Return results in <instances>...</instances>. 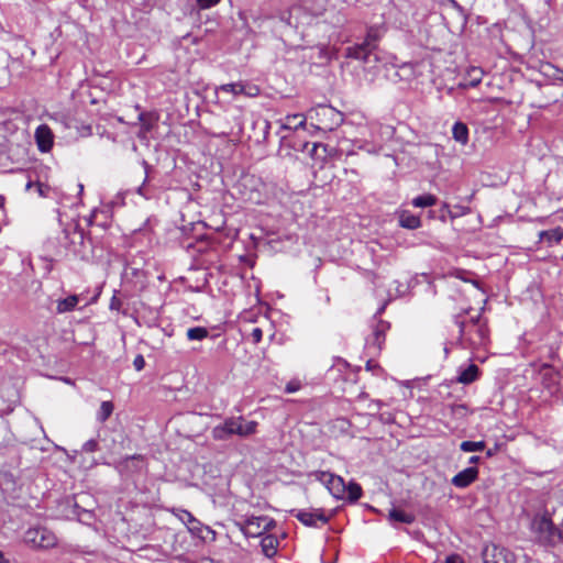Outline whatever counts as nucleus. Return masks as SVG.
<instances>
[{"label": "nucleus", "mask_w": 563, "mask_h": 563, "mask_svg": "<svg viewBox=\"0 0 563 563\" xmlns=\"http://www.w3.org/2000/svg\"><path fill=\"white\" fill-rule=\"evenodd\" d=\"M309 477L322 483L334 498L344 499L346 484L341 476L325 471H313Z\"/></svg>", "instance_id": "nucleus-7"}, {"label": "nucleus", "mask_w": 563, "mask_h": 563, "mask_svg": "<svg viewBox=\"0 0 563 563\" xmlns=\"http://www.w3.org/2000/svg\"><path fill=\"white\" fill-rule=\"evenodd\" d=\"M261 90L256 85H251L246 81H238L223 84L216 88V93H230L233 98H236L240 95H244L246 97H257Z\"/></svg>", "instance_id": "nucleus-9"}, {"label": "nucleus", "mask_w": 563, "mask_h": 563, "mask_svg": "<svg viewBox=\"0 0 563 563\" xmlns=\"http://www.w3.org/2000/svg\"><path fill=\"white\" fill-rule=\"evenodd\" d=\"M221 0H196L197 5L201 10L209 9L211 7L217 5Z\"/></svg>", "instance_id": "nucleus-34"}, {"label": "nucleus", "mask_w": 563, "mask_h": 563, "mask_svg": "<svg viewBox=\"0 0 563 563\" xmlns=\"http://www.w3.org/2000/svg\"><path fill=\"white\" fill-rule=\"evenodd\" d=\"M235 526L246 538H257L274 529L276 521L267 516H252L246 518L244 522L236 521Z\"/></svg>", "instance_id": "nucleus-5"}, {"label": "nucleus", "mask_w": 563, "mask_h": 563, "mask_svg": "<svg viewBox=\"0 0 563 563\" xmlns=\"http://www.w3.org/2000/svg\"><path fill=\"white\" fill-rule=\"evenodd\" d=\"M539 239L541 242L547 241L549 245L560 243L563 239V230L561 228H555L552 230L541 231L539 233Z\"/></svg>", "instance_id": "nucleus-23"}, {"label": "nucleus", "mask_w": 563, "mask_h": 563, "mask_svg": "<svg viewBox=\"0 0 563 563\" xmlns=\"http://www.w3.org/2000/svg\"><path fill=\"white\" fill-rule=\"evenodd\" d=\"M478 324H482L481 314L471 318V325L468 328L476 327Z\"/></svg>", "instance_id": "nucleus-41"}, {"label": "nucleus", "mask_w": 563, "mask_h": 563, "mask_svg": "<svg viewBox=\"0 0 563 563\" xmlns=\"http://www.w3.org/2000/svg\"><path fill=\"white\" fill-rule=\"evenodd\" d=\"M278 541L273 536H266L261 541L262 551L267 558H273L277 552Z\"/></svg>", "instance_id": "nucleus-24"}, {"label": "nucleus", "mask_w": 563, "mask_h": 563, "mask_svg": "<svg viewBox=\"0 0 563 563\" xmlns=\"http://www.w3.org/2000/svg\"><path fill=\"white\" fill-rule=\"evenodd\" d=\"M486 448L484 441H463L460 444V449L463 452H481Z\"/></svg>", "instance_id": "nucleus-30"}, {"label": "nucleus", "mask_w": 563, "mask_h": 563, "mask_svg": "<svg viewBox=\"0 0 563 563\" xmlns=\"http://www.w3.org/2000/svg\"><path fill=\"white\" fill-rule=\"evenodd\" d=\"M306 117L302 113L288 114L282 122V129L298 130L305 129Z\"/></svg>", "instance_id": "nucleus-19"}, {"label": "nucleus", "mask_w": 563, "mask_h": 563, "mask_svg": "<svg viewBox=\"0 0 563 563\" xmlns=\"http://www.w3.org/2000/svg\"><path fill=\"white\" fill-rule=\"evenodd\" d=\"M361 496L362 488L357 483L351 482L346 485V493L344 499H347L351 503H355L361 498Z\"/></svg>", "instance_id": "nucleus-27"}, {"label": "nucleus", "mask_w": 563, "mask_h": 563, "mask_svg": "<svg viewBox=\"0 0 563 563\" xmlns=\"http://www.w3.org/2000/svg\"><path fill=\"white\" fill-rule=\"evenodd\" d=\"M388 518L391 521L402 522V523H407V525H410L415 521L413 515L405 512L397 508L390 509Z\"/></svg>", "instance_id": "nucleus-25"}, {"label": "nucleus", "mask_w": 563, "mask_h": 563, "mask_svg": "<svg viewBox=\"0 0 563 563\" xmlns=\"http://www.w3.org/2000/svg\"><path fill=\"white\" fill-rule=\"evenodd\" d=\"M63 246L74 257L87 260L90 255V240L86 239L85 231L78 224L67 227L63 230Z\"/></svg>", "instance_id": "nucleus-3"}, {"label": "nucleus", "mask_w": 563, "mask_h": 563, "mask_svg": "<svg viewBox=\"0 0 563 563\" xmlns=\"http://www.w3.org/2000/svg\"><path fill=\"white\" fill-rule=\"evenodd\" d=\"M483 78V70L477 67H472L467 70L466 77L464 78L463 82L461 84V87L468 88V87H476L481 84Z\"/></svg>", "instance_id": "nucleus-20"}, {"label": "nucleus", "mask_w": 563, "mask_h": 563, "mask_svg": "<svg viewBox=\"0 0 563 563\" xmlns=\"http://www.w3.org/2000/svg\"><path fill=\"white\" fill-rule=\"evenodd\" d=\"M133 366L136 371H142L145 366V360L143 355L137 354L133 361Z\"/></svg>", "instance_id": "nucleus-37"}, {"label": "nucleus", "mask_w": 563, "mask_h": 563, "mask_svg": "<svg viewBox=\"0 0 563 563\" xmlns=\"http://www.w3.org/2000/svg\"><path fill=\"white\" fill-rule=\"evenodd\" d=\"M24 541L40 549H51L57 544L54 532L45 527L30 528L24 534Z\"/></svg>", "instance_id": "nucleus-8"}, {"label": "nucleus", "mask_w": 563, "mask_h": 563, "mask_svg": "<svg viewBox=\"0 0 563 563\" xmlns=\"http://www.w3.org/2000/svg\"><path fill=\"white\" fill-rule=\"evenodd\" d=\"M110 309L119 311L122 307V301L115 295L110 300Z\"/></svg>", "instance_id": "nucleus-38"}, {"label": "nucleus", "mask_w": 563, "mask_h": 563, "mask_svg": "<svg viewBox=\"0 0 563 563\" xmlns=\"http://www.w3.org/2000/svg\"><path fill=\"white\" fill-rule=\"evenodd\" d=\"M533 541L545 548H553L562 543L561 529L556 527L551 517L544 514H537L530 525Z\"/></svg>", "instance_id": "nucleus-2"}, {"label": "nucleus", "mask_w": 563, "mask_h": 563, "mask_svg": "<svg viewBox=\"0 0 563 563\" xmlns=\"http://www.w3.org/2000/svg\"><path fill=\"white\" fill-rule=\"evenodd\" d=\"M99 449V443L96 439H90L86 441L82 446L81 451L86 453H92L96 452Z\"/></svg>", "instance_id": "nucleus-32"}, {"label": "nucleus", "mask_w": 563, "mask_h": 563, "mask_svg": "<svg viewBox=\"0 0 563 563\" xmlns=\"http://www.w3.org/2000/svg\"><path fill=\"white\" fill-rule=\"evenodd\" d=\"M317 148H318V144L317 143H312V147H311V151H310L311 156L314 155Z\"/></svg>", "instance_id": "nucleus-44"}, {"label": "nucleus", "mask_w": 563, "mask_h": 563, "mask_svg": "<svg viewBox=\"0 0 563 563\" xmlns=\"http://www.w3.org/2000/svg\"><path fill=\"white\" fill-rule=\"evenodd\" d=\"M180 519L189 527L190 525H201L199 520H197L191 512L187 510H181Z\"/></svg>", "instance_id": "nucleus-33"}, {"label": "nucleus", "mask_w": 563, "mask_h": 563, "mask_svg": "<svg viewBox=\"0 0 563 563\" xmlns=\"http://www.w3.org/2000/svg\"><path fill=\"white\" fill-rule=\"evenodd\" d=\"M198 526L199 525L194 523V525H190L188 528H189V530L194 531V530L198 529Z\"/></svg>", "instance_id": "nucleus-45"}, {"label": "nucleus", "mask_w": 563, "mask_h": 563, "mask_svg": "<svg viewBox=\"0 0 563 563\" xmlns=\"http://www.w3.org/2000/svg\"><path fill=\"white\" fill-rule=\"evenodd\" d=\"M143 464L144 457L141 454H134L119 461L115 467L122 476H130L141 472Z\"/></svg>", "instance_id": "nucleus-10"}, {"label": "nucleus", "mask_w": 563, "mask_h": 563, "mask_svg": "<svg viewBox=\"0 0 563 563\" xmlns=\"http://www.w3.org/2000/svg\"><path fill=\"white\" fill-rule=\"evenodd\" d=\"M388 31L385 21L366 26V35L363 42L345 48V57L369 63V57L377 49L379 42Z\"/></svg>", "instance_id": "nucleus-1"}, {"label": "nucleus", "mask_w": 563, "mask_h": 563, "mask_svg": "<svg viewBox=\"0 0 563 563\" xmlns=\"http://www.w3.org/2000/svg\"><path fill=\"white\" fill-rule=\"evenodd\" d=\"M450 2L452 3L453 7H457V2L455 0H450Z\"/></svg>", "instance_id": "nucleus-48"}, {"label": "nucleus", "mask_w": 563, "mask_h": 563, "mask_svg": "<svg viewBox=\"0 0 563 563\" xmlns=\"http://www.w3.org/2000/svg\"><path fill=\"white\" fill-rule=\"evenodd\" d=\"M452 136L456 142L461 143L462 145L467 144V142H468L467 125L461 121L455 122L452 128Z\"/></svg>", "instance_id": "nucleus-22"}, {"label": "nucleus", "mask_w": 563, "mask_h": 563, "mask_svg": "<svg viewBox=\"0 0 563 563\" xmlns=\"http://www.w3.org/2000/svg\"><path fill=\"white\" fill-rule=\"evenodd\" d=\"M375 405L377 406V408H380V406H382V401H380V400H377V401H375Z\"/></svg>", "instance_id": "nucleus-49"}, {"label": "nucleus", "mask_w": 563, "mask_h": 563, "mask_svg": "<svg viewBox=\"0 0 563 563\" xmlns=\"http://www.w3.org/2000/svg\"><path fill=\"white\" fill-rule=\"evenodd\" d=\"M32 185L33 184L31 181H29L27 185H26V189H30L32 187Z\"/></svg>", "instance_id": "nucleus-50"}, {"label": "nucleus", "mask_w": 563, "mask_h": 563, "mask_svg": "<svg viewBox=\"0 0 563 563\" xmlns=\"http://www.w3.org/2000/svg\"><path fill=\"white\" fill-rule=\"evenodd\" d=\"M486 455H487L488 457H489V456H493V455H494V451H493V450H488V451L486 452Z\"/></svg>", "instance_id": "nucleus-46"}, {"label": "nucleus", "mask_w": 563, "mask_h": 563, "mask_svg": "<svg viewBox=\"0 0 563 563\" xmlns=\"http://www.w3.org/2000/svg\"><path fill=\"white\" fill-rule=\"evenodd\" d=\"M79 302V297L77 295H70L67 298L58 299L56 301V312L65 313L73 311Z\"/></svg>", "instance_id": "nucleus-21"}, {"label": "nucleus", "mask_w": 563, "mask_h": 563, "mask_svg": "<svg viewBox=\"0 0 563 563\" xmlns=\"http://www.w3.org/2000/svg\"><path fill=\"white\" fill-rule=\"evenodd\" d=\"M113 412V404L111 401H102L100 409L97 413V419L100 422H104Z\"/></svg>", "instance_id": "nucleus-31"}, {"label": "nucleus", "mask_w": 563, "mask_h": 563, "mask_svg": "<svg viewBox=\"0 0 563 563\" xmlns=\"http://www.w3.org/2000/svg\"><path fill=\"white\" fill-rule=\"evenodd\" d=\"M454 322L459 327V340L466 341L472 346L482 345L488 336V329L485 323L468 329L461 314L454 317Z\"/></svg>", "instance_id": "nucleus-6"}, {"label": "nucleus", "mask_w": 563, "mask_h": 563, "mask_svg": "<svg viewBox=\"0 0 563 563\" xmlns=\"http://www.w3.org/2000/svg\"><path fill=\"white\" fill-rule=\"evenodd\" d=\"M309 145H310L309 142H299V143L295 142L294 145H292V148L295 151L305 152L308 148Z\"/></svg>", "instance_id": "nucleus-40"}, {"label": "nucleus", "mask_w": 563, "mask_h": 563, "mask_svg": "<svg viewBox=\"0 0 563 563\" xmlns=\"http://www.w3.org/2000/svg\"><path fill=\"white\" fill-rule=\"evenodd\" d=\"M37 188H38L40 195H43V189H42V185L41 184H37Z\"/></svg>", "instance_id": "nucleus-47"}, {"label": "nucleus", "mask_w": 563, "mask_h": 563, "mask_svg": "<svg viewBox=\"0 0 563 563\" xmlns=\"http://www.w3.org/2000/svg\"><path fill=\"white\" fill-rule=\"evenodd\" d=\"M0 563H10L2 551H0Z\"/></svg>", "instance_id": "nucleus-43"}, {"label": "nucleus", "mask_w": 563, "mask_h": 563, "mask_svg": "<svg viewBox=\"0 0 563 563\" xmlns=\"http://www.w3.org/2000/svg\"><path fill=\"white\" fill-rule=\"evenodd\" d=\"M143 166L145 168V178L143 184L137 188L136 192L144 197L145 199H151L154 196V190L147 185L148 181V170L151 166L146 161H143Z\"/></svg>", "instance_id": "nucleus-26"}, {"label": "nucleus", "mask_w": 563, "mask_h": 563, "mask_svg": "<svg viewBox=\"0 0 563 563\" xmlns=\"http://www.w3.org/2000/svg\"><path fill=\"white\" fill-rule=\"evenodd\" d=\"M481 461V457L477 455H473L470 457L468 463L470 464H477Z\"/></svg>", "instance_id": "nucleus-42"}, {"label": "nucleus", "mask_w": 563, "mask_h": 563, "mask_svg": "<svg viewBox=\"0 0 563 563\" xmlns=\"http://www.w3.org/2000/svg\"><path fill=\"white\" fill-rule=\"evenodd\" d=\"M389 323L383 320H377L372 336L367 339V345L375 346L377 350H380L383 343L385 342L386 332L389 329Z\"/></svg>", "instance_id": "nucleus-15"}, {"label": "nucleus", "mask_w": 563, "mask_h": 563, "mask_svg": "<svg viewBox=\"0 0 563 563\" xmlns=\"http://www.w3.org/2000/svg\"><path fill=\"white\" fill-rule=\"evenodd\" d=\"M35 141L42 153L51 151L54 144V135L51 128L46 124L38 125L35 130Z\"/></svg>", "instance_id": "nucleus-12"}, {"label": "nucleus", "mask_w": 563, "mask_h": 563, "mask_svg": "<svg viewBox=\"0 0 563 563\" xmlns=\"http://www.w3.org/2000/svg\"><path fill=\"white\" fill-rule=\"evenodd\" d=\"M295 517L307 527H318V521L322 525H325L329 521V517L320 508L312 510H298L295 514Z\"/></svg>", "instance_id": "nucleus-11"}, {"label": "nucleus", "mask_w": 563, "mask_h": 563, "mask_svg": "<svg viewBox=\"0 0 563 563\" xmlns=\"http://www.w3.org/2000/svg\"><path fill=\"white\" fill-rule=\"evenodd\" d=\"M257 422L246 421L243 417L227 419L223 424L217 426L212 430L216 440L224 441L231 435L236 434L245 438L256 432Z\"/></svg>", "instance_id": "nucleus-4"}, {"label": "nucleus", "mask_w": 563, "mask_h": 563, "mask_svg": "<svg viewBox=\"0 0 563 563\" xmlns=\"http://www.w3.org/2000/svg\"><path fill=\"white\" fill-rule=\"evenodd\" d=\"M300 387H301V385L298 380H291L286 385L285 391L288 394H291V393L299 390Z\"/></svg>", "instance_id": "nucleus-36"}, {"label": "nucleus", "mask_w": 563, "mask_h": 563, "mask_svg": "<svg viewBox=\"0 0 563 563\" xmlns=\"http://www.w3.org/2000/svg\"><path fill=\"white\" fill-rule=\"evenodd\" d=\"M186 335L190 341H201L209 335V331L203 327H194L187 330Z\"/></svg>", "instance_id": "nucleus-29"}, {"label": "nucleus", "mask_w": 563, "mask_h": 563, "mask_svg": "<svg viewBox=\"0 0 563 563\" xmlns=\"http://www.w3.org/2000/svg\"><path fill=\"white\" fill-rule=\"evenodd\" d=\"M445 563H464V561L459 554H451L446 556Z\"/></svg>", "instance_id": "nucleus-39"}, {"label": "nucleus", "mask_w": 563, "mask_h": 563, "mask_svg": "<svg viewBox=\"0 0 563 563\" xmlns=\"http://www.w3.org/2000/svg\"><path fill=\"white\" fill-rule=\"evenodd\" d=\"M250 338L254 344H257L262 341L263 331L261 328H254L250 334Z\"/></svg>", "instance_id": "nucleus-35"}, {"label": "nucleus", "mask_w": 563, "mask_h": 563, "mask_svg": "<svg viewBox=\"0 0 563 563\" xmlns=\"http://www.w3.org/2000/svg\"><path fill=\"white\" fill-rule=\"evenodd\" d=\"M482 558L483 563H505L503 550L495 544L485 545Z\"/></svg>", "instance_id": "nucleus-17"}, {"label": "nucleus", "mask_w": 563, "mask_h": 563, "mask_svg": "<svg viewBox=\"0 0 563 563\" xmlns=\"http://www.w3.org/2000/svg\"><path fill=\"white\" fill-rule=\"evenodd\" d=\"M271 129V122L263 118H257L252 123L253 134L250 139H253L255 143L261 144L266 142Z\"/></svg>", "instance_id": "nucleus-14"}, {"label": "nucleus", "mask_w": 563, "mask_h": 563, "mask_svg": "<svg viewBox=\"0 0 563 563\" xmlns=\"http://www.w3.org/2000/svg\"><path fill=\"white\" fill-rule=\"evenodd\" d=\"M435 203L437 197L431 194L418 196L412 200V205L417 208L432 207Z\"/></svg>", "instance_id": "nucleus-28"}, {"label": "nucleus", "mask_w": 563, "mask_h": 563, "mask_svg": "<svg viewBox=\"0 0 563 563\" xmlns=\"http://www.w3.org/2000/svg\"><path fill=\"white\" fill-rule=\"evenodd\" d=\"M478 477V468L476 466L466 467L463 471L459 472L453 478L451 483L453 486L457 488H466L471 484H473Z\"/></svg>", "instance_id": "nucleus-13"}, {"label": "nucleus", "mask_w": 563, "mask_h": 563, "mask_svg": "<svg viewBox=\"0 0 563 563\" xmlns=\"http://www.w3.org/2000/svg\"><path fill=\"white\" fill-rule=\"evenodd\" d=\"M398 222L401 228L409 230H415L421 227L420 218L408 210H402L399 212Z\"/></svg>", "instance_id": "nucleus-18"}, {"label": "nucleus", "mask_w": 563, "mask_h": 563, "mask_svg": "<svg viewBox=\"0 0 563 563\" xmlns=\"http://www.w3.org/2000/svg\"><path fill=\"white\" fill-rule=\"evenodd\" d=\"M479 367L472 363L466 368L460 369L455 380L460 384L468 385L476 382L479 378Z\"/></svg>", "instance_id": "nucleus-16"}]
</instances>
